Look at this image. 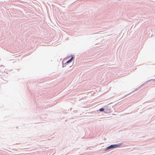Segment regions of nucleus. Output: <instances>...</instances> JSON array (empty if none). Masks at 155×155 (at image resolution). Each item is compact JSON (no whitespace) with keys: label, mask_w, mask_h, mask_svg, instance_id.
Returning a JSON list of instances; mask_svg holds the SVG:
<instances>
[{"label":"nucleus","mask_w":155,"mask_h":155,"mask_svg":"<svg viewBox=\"0 0 155 155\" xmlns=\"http://www.w3.org/2000/svg\"><path fill=\"white\" fill-rule=\"evenodd\" d=\"M73 58L72 57L67 62V63H68L70 62H71L73 60Z\"/></svg>","instance_id":"nucleus-2"},{"label":"nucleus","mask_w":155,"mask_h":155,"mask_svg":"<svg viewBox=\"0 0 155 155\" xmlns=\"http://www.w3.org/2000/svg\"><path fill=\"white\" fill-rule=\"evenodd\" d=\"M119 147V145H118L115 144V145H112L108 147L107 150H109L110 149L113 148H115L117 147Z\"/></svg>","instance_id":"nucleus-1"},{"label":"nucleus","mask_w":155,"mask_h":155,"mask_svg":"<svg viewBox=\"0 0 155 155\" xmlns=\"http://www.w3.org/2000/svg\"><path fill=\"white\" fill-rule=\"evenodd\" d=\"M104 109L103 108H101L99 109V111L101 112L104 111Z\"/></svg>","instance_id":"nucleus-3"}]
</instances>
